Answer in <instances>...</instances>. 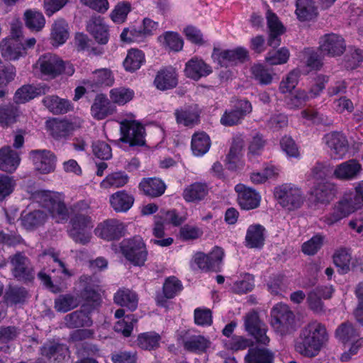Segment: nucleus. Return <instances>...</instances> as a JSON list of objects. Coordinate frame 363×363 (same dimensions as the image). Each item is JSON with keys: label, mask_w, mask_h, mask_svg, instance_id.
I'll use <instances>...</instances> for the list:
<instances>
[{"label": "nucleus", "mask_w": 363, "mask_h": 363, "mask_svg": "<svg viewBox=\"0 0 363 363\" xmlns=\"http://www.w3.org/2000/svg\"><path fill=\"white\" fill-rule=\"evenodd\" d=\"M328 341L325 326L318 321H312L301 330L296 350L303 357H314L325 347Z\"/></svg>", "instance_id": "f257e3e1"}, {"label": "nucleus", "mask_w": 363, "mask_h": 363, "mask_svg": "<svg viewBox=\"0 0 363 363\" xmlns=\"http://www.w3.org/2000/svg\"><path fill=\"white\" fill-rule=\"evenodd\" d=\"M34 199L48 209L56 223L67 220L69 213L62 196L59 193L40 191L34 194Z\"/></svg>", "instance_id": "f03ea898"}, {"label": "nucleus", "mask_w": 363, "mask_h": 363, "mask_svg": "<svg viewBox=\"0 0 363 363\" xmlns=\"http://www.w3.org/2000/svg\"><path fill=\"white\" fill-rule=\"evenodd\" d=\"M274 194L278 203L289 211L299 208L305 196L301 188L294 184H284L274 189Z\"/></svg>", "instance_id": "7ed1b4c3"}, {"label": "nucleus", "mask_w": 363, "mask_h": 363, "mask_svg": "<svg viewBox=\"0 0 363 363\" xmlns=\"http://www.w3.org/2000/svg\"><path fill=\"white\" fill-rule=\"evenodd\" d=\"M70 225L68 233L76 242L86 245L90 242L91 230L94 226L91 217L82 214L77 215L71 219Z\"/></svg>", "instance_id": "20e7f679"}, {"label": "nucleus", "mask_w": 363, "mask_h": 363, "mask_svg": "<svg viewBox=\"0 0 363 363\" xmlns=\"http://www.w3.org/2000/svg\"><path fill=\"white\" fill-rule=\"evenodd\" d=\"M124 119L120 122L121 140L131 146L145 144V128L138 121L133 119Z\"/></svg>", "instance_id": "39448f33"}, {"label": "nucleus", "mask_w": 363, "mask_h": 363, "mask_svg": "<svg viewBox=\"0 0 363 363\" xmlns=\"http://www.w3.org/2000/svg\"><path fill=\"white\" fill-rule=\"evenodd\" d=\"M121 252L125 258L134 265H143L147 259V250L140 237L125 240L121 242Z\"/></svg>", "instance_id": "423d86ee"}, {"label": "nucleus", "mask_w": 363, "mask_h": 363, "mask_svg": "<svg viewBox=\"0 0 363 363\" xmlns=\"http://www.w3.org/2000/svg\"><path fill=\"white\" fill-rule=\"evenodd\" d=\"M272 327L281 334L290 332L294 329V315L286 304L275 305L271 312Z\"/></svg>", "instance_id": "0eeeda50"}, {"label": "nucleus", "mask_w": 363, "mask_h": 363, "mask_svg": "<svg viewBox=\"0 0 363 363\" xmlns=\"http://www.w3.org/2000/svg\"><path fill=\"white\" fill-rule=\"evenodd\" d=\"M244 326L245 330L252 336L257 342L267 345L269 342V337L267 335V326L263 323L257 313L250 311L244 318Z\"/></svg>", "instance_id": "6e6552de"}, {"label": "nucleus", "mask_w": 363, "mask_h": 363, "mask_svg": "<svg viewBox=\"0 0 363 363\" xmlns=\"http://www.w3.org/2000/svg\"><path fill=\"white\" fill-rule=\"evenodd\" d=\"M359 208L360 203L355 201L352 195H346L335 206L325 221L328 225H333Z\"/></svg>", "instance_id": "1a4fd4ad"}, {"label": "nucleus", "mask_w": 363, "mask_h": 363, "mask_svg": "<svg viewBox=\"0 0 363 363\" xmlns=\"http://www.w3.org/2000/svg\"><path fill=\"white\" fill-rule=\"evenodd\" d=\"M330 150V155L335 160L344 158L349 152L350 146L345 135L339 132H331L323 138Z\"/></svg>", "instance_id": "9d476101"}, {"label": "nucleus", "mask_w": 363, "mask_h": 363, "mask_svg": "<svg viewBox=\"0 0 363 363\" xmlns=\"http://www.w3.org/2000/svg\"><path fill=\"white\" fill-rule=\"evenodd\" d=\"M35 169L40 174H49L54 172L56 165L55 155L46 150H35L29 153Z\"/></svg>", "instance_id": "9b49d317"}, {"label": "nucleus", "mask_w": 363, "mask_h": 363, "mask_svg": "<svg viewBox=\"0 0 363 363\" xmlns=\"http://www.w3.org/2000/svg\"><path fill=\"white\" fill-rule=\"evenodd\" d=\"M125 226L116 219H108L99 223L94 230L95 235L106 240L119 239L124 235Z\"/></svg>", "instance_id": "f8f14e48"}, {"label": "nucleus", "mask_w": 363, "mask_h": 363, "mask_svg": "<svg viewBox=\"0 0 363 363\" xmlns=\"http://www.w3.org/2000/svg\"><path fill=\"white\" fill-rule=\"evenodd\" d=\"M319 49L327 55L337 57L343 54L346 45L342 36L335 33H328L320 38Z\"/></svg>", "instance_id": "ddd939ff"}, {"label": "nucleus", "mask_w": 363, "mask_h": 363, "mask_svg": "<svg viewBox=\"0 0 363 363\" xmlns=\"http://www.w3.org/2000/svg\"><path fill=\"white\" fill-rule=\"evenodd\" d=\"M252 107L247 100H239L234 107L226 110L220 118V123L225 126H232L241 122L244 117L251 113Z\"/></svg>", "instance_id": "4468645a"}, {"label": "nucleus", "mask_w": 363, "mask_h": 363, "mask_svg": "<svg viewBox=\"0 0 363 363\" xmlns=\"http://www.w3.org/2000/svg\"><path fill=\"white\" fill-rule=\"evenodd\" d=\"M212 57L214 61L223 67H228L238 62H242L248 57L247 51L243 48L234 50H220L214 49Z\"/></svg>", "instance_id": "2eb2a0df"}, {"label": "nucleus", "mask_w": 363, "mask_h": 363, "mask_svg": "<svg viewBox=\"0 0 363 363\" xmlns=\"http://www.w3.org/2000/svg\"><path fill=\"white\" fill-rule=\"evenodd\" d=\"M235 191L238 194V202L242 209L251 210L259 206L261 196L255 189L238 184L235 186Z\"/></svg>", "instance_id": "dca6fc26"}, {"label": "nucleus", "mask_w": 363, "mask_h": 363, "mask_svg": "<svg viewBox=\"0 0 363 363\" xmlns=\"http://www.w3.org/2000/svg\"><path fill=\"white\" fill-rule=\"evenodd\" d=\"M37 65L41 73L50 78H55L62 72L63 61L55 54L47 53L42 55Z\"/></svg>", "instance_id": "f3484780"}, {"label": "nucleus", "mask_w": 363, "mask_h": 363, "mask_svg": "<svg viewBox=\"0 0 363 363\" xmlns=\"http://www.w3.org/2000/svg\"><path fill=\"white\" fill-rule=\"evenodd\" d=\"M12 274L18 280L30 281L33 279V269L27 257L21 253L11 257Z\"/></svg>", "instance_id": "a211bd4d"}, {"label": "nucleus", "mask_w": 363, "mask_h": 363, "mask_svg": "<svg viewBox=\"0 0 363 363\" xmlns=\"http://www.w3.org/2000/svg\"><path fill=\"white\" fill-rule=\"evenodd\" d=\"M86 30L97 43L106 45L109 40V26L101 16L91 17L86 23Z\"/></svg>", "instance_id": "6ab92c4d"}, {"label": "nucleus", "mask_w": 363, "mask_h": 363, "mask_svg": "<svg viewBox=\"0 0 363 363\" xmlns=\"http://www.w3.org/2000/svg\"><path fill=\"white\" fill-rule=\"evenodd\" d=\"M362 172V165L356 160L352 159L337 164L333 171V177L339 180L355 179Z\"/></svg>", "instance_id": "aec40b11"}, {"label": "nucleus", "mask_w": 363, "mask_h": 363, "mask_svg": "<svg viewBox=\"0 0 363 363\" xmlns=\"http://www.w3.org/2000/svg\"><path fill=\"white\" fill-rule=\"evenodd\" d=\"M82 121L79 118L73 120L52 119L47 122V126L54 137H64L81 127Z\"/></svg>", "instance_id": "412c9836"}, {"label": "nucleus", "mask_w": 363, "mask_h": 363, "mask_svg": "<svg viewBox=\"0 0 363 363\" xmlns=\"http://www.w3.org/2000/svg\"><path fill=\"white\" fill-rule=\"evenodd\" d=\"M21 162L20 155L10 146L0 149V170L9 173L14 172Z\"/></svg>", "instance_id": "4be33fe9"}, {"label": "nucleus", "mask_w": 363, "mask_h": 363, "mask_svg": "<svg viewBox=\"0 0 363 363\" xmlns=\"http://www.w3.org/2000/svg\"><path fill=\"white\" fill-rule=\"evenodd\" d=\"M116 111L115 106L103 94L96 96L91 107V114L96 120H103Z\"/></svg>", "instance_id": "5701e85b"}, {"label": "nucleus", "mask_w": 363, "mask_h": 363, "mask_svg": "<svg viewBox=\"0 0 363 363\" xmlns=\"http://www.w3.org/2000/svg\"><path fill=\"white\" fill-rule=\"evenodd\" d=\"M212 70L209 65L201 59L193 57L189 60L185 65V75L194 80H199L201 77H206L211 73Z\"/></svg>", "instance_id": "b1692460"}, {"label": "nucleus", "mask_w": 363, "mask_h": 363, "mask_svg": "<svg viewBox=\"0 0 363 363\" xmlns=\"http://www.w3.org/2000/svg\"><path fill=\"white\" fill-rule=\"evenodd\" d=\"M154 84L157 89L161 91L176 87L178 84V76L176 70L172 67L160 70L155 77Z\"/></svg>", "instance_id": "393cba45"}, {"label": "nucleus", "mask_w": 363, "mask_h": 363, "mask_svg": "<svg viewBox=\"0 0 363 363\" xmlns=\"http://www.w3.org/2000/svg\"><path fill=\"white\" fill-rule=\"evenodd\" d=\"M48 90L49 87L45 85H24L16 91L13 101L16 104H25L38 95L45 94Z\"/></svg>", "instance_id": "a878e982"}, {"label": "nucleus", "mask_w": 363, "mask_h": 363, "mask_svg": "<svg viewBox=\"0 0 363 363\" xmlns=\"http://www.w3.org/2000/svg\"><path fill=\"white\" fill-rule=\"evenodd\" d=\"M2 56L7 60H16L26 55V48L16 39H7L1 44Z\"/></svg>", "instance_id": "bb28decb"}, {"label": "nucleus", "mask_w": 363, "mask_h": 363, "mask_svg": "<svg viewBox=\"0 0 363 363\" xmlns=\"http://www.w3.org/2000/svg\"><path fill=\"white\" fill-rule=\"evenodd\" d=\"M208 193L206 184L194 182L186 186L182 193L183 199L189 203H196L203 199Z\"/></svg>", "instance_id": "cd10ccee"}, {"label": "nucleus", "mask_w": 363, "mask_h": 363, "mask_svg": "<svg viewBox=\"0 0 363 363\" xmlns=\"http://www.w3.org/2000/svg\"><path fill=\"white\" fill-rule=\"evenodd\" d=\"M139 189L147 196L155 198L162 196L166 189L165 184L157 178L143 179L139 184Z\"/></svg>", "instance_id": "c85d7f7f"}, {"label": "nucleus", "mask_w": 363, "mask_h": 363, "mask_svg": "<svg viewBox=\"0 0 363 363\" xmlns=\"http://www.w3.org/2000/svg\"><path fill=\"white\" fill-rule=\"evenodd\" d=\"M265 228L260 224L248 227L245 235V245L250 248L262 247L264 243Z\"/></svg>", "instance_id": "c756f323"}, {"label": "nucleus", "mask_w": 363, "mask_h": 363, "mask_svg": "<svg viewBox=\"0 0 363 363\" xmlns=\"http://www.w3.org/2000/svg\"><path fill=\"white\" fill-rule=\"evenodd\" d=\"M242 151L243 142L241 140H235L226 158L228 169L236 170L243 167Z\"/></svg>", "instance_id": "7c9ffc66"}, {"label": "nucleus", "mask_w": 363, "mask_h": 363, "mask_svg": "<svg viewBox=\"0 0 363 363\" xmlns=\"http://www.w3.org/2000/svg\"><path fill=\"white\" fill-rule=\"evenodd\" d=\"M109 202L116 211L125 212L132 207L134 197L125 191H118L110 196Z\"/></svg>", "instance_id": "2f4dec72"}, {"label": "nucleus", "mask_w": 363, "mask_h": 363, "mask_svg": "<svg viewBox=\"0 0 363 363\" xmlns=\"http://www.w3.org/2000/svg\"><path fill=\"white\" fill-rule=\"evenodd\" d=\"M295 13L301 21H309L317 15V8L313 0H296Z\"/></svg>", "instance_id": "473e14b6"}, {"label": "nucleus", "mask_w": 363, "mask_h": 363, "mask_svg": "<svg viewBox=\"0 0 363 363\" xmlns=\"http://www.w3.org/2000/svg\"><path fill=\"white\" fill-rule=\"evenodd\" d=\"M333 262L341 274L347 273L354 267L350 250L345 248L339 249L334 253Z\"/></svg>", "instance_id": "72a5a7b5"}, {"label": "nucleus", "mask_w": 363, "mask_h": 363, "mask_svg": "<svg viewBox=\"0 0 363 363\" xmlns=\"http://www.w3.org/2000/svg\"><path fill=\"white\" fill-rule=\"evenodd\" d=\"M68 24L63 19L56 20L51 29V40L52 45L59 46L64 44L69 38Z\"/></svg>", "instance_id": "f704fd0d"}, {"label": "nucleus", "mask_w": 363, "mask_h": 363, "mask_svg": "<svg viewBox=\"0 0 363 363\" xmlns=\"http://www.w3.org/2000/svg\"><path fill=\"white\" fill-rule=\"evenodd\" d=\"M44 105L53 113H65L73 108L71 103L57 96H48L43 100Z\"/></svg>", "instance_id": "c9c22d12"}, {"label": "nucleus", "mask_w": 363, "mask_h": 363, "mask_svg": "<svg viewBox=\"0 0 363 363\" xmlns=\"http://www.w3.org/2000/svg\"><path fill=\"white\" fill-rule=\"evenodd\" d=\"M210 147V138L206 133L197 132L192 135L191 150L194 155H203L209 150Z\"/></svg>", "instance_id": "e433bc0d"}, {"label": "nucleus", "mask_w": 363, "mask_h": 363, "mask_svg": "<svg viewBox=\"0 0 363 363\" xmlns=\"http://www.w3.org/2000/svg\"><path fill=\"white\" fill-rule=\"evenodd\" d=\"M114 301L118 305L127 307L130 311H135L138 306V298L134 291L123 289L116 292Z\"/></svg>", "instance_id": "4c0bfd02"}, {"label": "nucleus", "mask_w": 363, "mask_h": 363, "mask_svg": "<svg viewBox=\"0 0 363 363\" xmlns=\"http://www.w3.org/2000/svg\"><path fill=\"white\" fill-rule=\"evenodd\" d=\"M26 26L33 31L41 30L45 25L43 14L37 10H26L23 15Z\"/></svg>", "instance_id": "58836bf2"}, {"label": "nucleus", "mask_w": 363, "mask_h": 363, "mask_svg": "<svg viewBox=\"0 0 363 363\" xmlns=\"http://www.w3.org/2000/svg\"><path fill=\"white\" fill-rule=\"evenodd\" d=\"M129 181L128 175L124 172H115L108 174L100 183V187L102 189L121 188L128 184Z\"/></svg>", "instance_id": "ea45409f"}, {"label": "nucleus", "mask_w": 363, "mask_h": 363, "mask_svg": "<svg viewBox=\"0 0 363 363\" xmlns=\"http://www.w3.org/2000/svg\"><path fill=\"white\" fill-rule=\"evenodd\" d=\"M145 62V55L141 50L130 49L123 61V67L128 72H135Z\"/></svg>", "instance_id": "a19ab883"}, {"label": "nucleus", "mask_w": 363, "mask_h": 363, "mask_svg": "<svg viewBox=\"0 0 363 363\" xmlns=\"http://www.w3.org/2000/svg\"><path fill=\"white\" fill-rule=\"evenodd\" d=\"M65 321L69 328L90 326L92 324L90 317L84 311H77L67 315Z\"/></svg>", "instance_id": "79ce46f5"}, {"label": "nucleus", "mask_w": 363, "mask_h": 363, "mask_svg": "<svg viewBox=\"0 0 363 363\" xmlns=\"http://www.w3.org/2000/svg\"><path fill=\"white\" fill-rule=\"evenodd\" d=\"M273 354L266 349L253 348L248 351L245 363H272Z\"/></svg>", "instance_id": "37998d69"}, {"label": "nucleus", "mask_w": 363, "mask_h": 363, "mask_svg": "<svg viewBox=\"0 0 363 363\" xmlns=\"http://www.w3.org/2000/svg\"><path fill=\"white\" fill-rule=\"evenodd\" d=\"M134 96L133 90L123 86L113 88L109 92L110 101L119 106L128 103Z\"/></svg>", "instance_id": "c03bdc74"}, {"label": "nucleus", "mask_w": 363, "mask_h": 363, "mask_svg": "<svg viewBox=\"0 0 363 363\" xmlns=\"http://www.w3.org/2000/svg\"><path fill=\"white\" fill-rule=\"evenodd\" d=\"M68 352L65 345L60 344L45 345L41 349V354L48 359L54 358L58 362L63 360Z\"/></svg>", "instance_id": "a18cd8bd"}, {"label": "nucleus", "mask_w": 363, "mask_h": 363, "mask_svg": "<svg viewBox=\"0 0 363 363\" xmlns=\"http://www.w3.org/2000/svg\"><path fill=\"white\" fill-rule=\"evenodd\" d=\"M20 116L21 112L17 107L12 105L1 106L0 125L2 127H8L15 123Z\"/></svg>", "instance_id": "49530a36"}, {"label": "nucleus", "mask_w": 363, "mask_h": 363, "mask_svg": "<svg viewBox=\"0 0 363 363\" xmlns=\"http://www.w3.org/2000/svg\"><path fill=\"white\" fill-rule=\"evenodd\" d=\"M79 301L77 297L71 294L59 296L55 300V309L61 313H66L79 306Z\"/></svg>", "instance_id": "de8ad7c7"}, {"label": "nucleus", "mask_w": 363, "mask_h": 363, "mask_svg": "<svg viewBox=\"0 0 363 363\" xmlns=\"http://www.w3.org/2000/svg\"><path fill=\"white\" fill-rule=\"evenodd\" d=\"M210 341L201 335H194L184 341V347L186 350L195 352H204L210 346Z\"/></svg>", "instance_id": "09e8293b"}, {"label": "nucleus", "mask_w": 363, "mask_h": 363, "mask_svg": "<svg viewBox=\"0 0 363 363\" xmlns=\"http://www.w3.org/2000/svg\"><path fill=\"white\" fill-rule=\"evenodd\" d=\"M92 279L87 276L81 277L79 284L82 288L81 296L87 301L97 302L99 299V295L94 289V286L91 284Z\"/></svg>", "instance_id": "8fccbe9b"}, {"label": "nucleus", "mask_w": 363, "mask_h": 363, "mask_svg": "<svg viewBox=\"0 0 363 363\" xmlns=\"http://www.w3.org/2000/svg\"><path fill=\"white\" fill-rule=\"evenodd\" d=\"M311 194L321 203H328L334 197L333 187L328 183H320L314 187Z\"/></svg>", "instance_id": "3c124183"}, {"label": "nucleus", "mask_w": 363, "mask_h": 363, "mask_svg": "<svg viewBox=\"0 0 363 363\" xmlns=\"http://www.w3.org/2000/svg\"><path fill=\"white\" fill-rule=\"evenodd\" d=\"M130 11L131 5L129 2H118L110 13V18L115 23H123L125 21Z\"/></svg>", "instance_id": "603ef678"}, {"label": "nucleus", "mask_w": 363, "mask_h": 363, "mask_svg": "<svg viewBox=\"0 0 363 363\" xmlns=\"http://www.w3.org/2000/svg\"><path fill=\"white\" fill-rule=\"evenodd\" d=\"M161 337L155 332H148L140 334L138 337V346L143 350H152L160 345Z\"/></svg>", "instance_id": "864d4df0"}, {"label": "nucleus", "mask_w": 363, "mask_h": 363, "mask_svg": "<svg viewBox=\"0 0 363 363\" xmlns=\"http://www.w3.org/2000/svg\"><path fill=\"white\" fill-rule=\"evenodd\" d=\"M175 116L177 123L185 126L193 125L199 121V114L192 108L177 110Z\"/></svg>", "instance_id": "5fc2aeb1"}, {"label": "nucleus", "mask_w": 363, "mask_h": 363, "mask_svg": "<svg viewBox=\"0 0 363 363\" xmlns=\"http://www.w3.org/2000/svg\"><path fill=\"white\" fill-rule=\"evenodd\" d=\"M16 186L13 177L0 174V202L4 201L14 191Z\"/></svg>", "instance_id": "6e6d98bb"}, {"label": "nucleus", "mask_w": 363, "mask_h": 363, "mask_svg": "<svg viewBox=\"0 0 363 363\" xmlns=\"http://www.w3.org/2000/svg\"><path fill=\"white\" fill-rule=\"evenodd\" d=\"M46 218V215L42 211H35L24 216L21 222L26 228L30 229L44 223Z\"/></svg>", "instance_id": "4d7b16f0"}, {"label": "nucleus", "mask_w": 363, "mask_h": 363, "mask_svg": "<svg viewBox=\"0 0 363 363\" xmlns=\"http://www.w3.org/2000/svg\"><path fill=\"white\" fill-rule=\"evenodd\" d=\"M289 56V50L284 47L277 51L269 52L265 60L270 65H277L286 63Z\"/></svg>", "instance_id": "13d9d810"}, {"label": "nucleus", "mask_w": 363, "mask_h": 363, "mask_svg": "<svg viewBox=\"0 0 363 363\" xmlns=\"http://www.w3.org/2000/svg\"><path fill=\"white\" fill-rule=\"evenodd\" d=\"M309 99L306 91L298 89L286 99V102L289 108L296 109L303 106Z\"/></svg>", "instance_id": "bf43d9fd"}, {"label": "nucleus", "mask_w": 363, "mask_h": 363, "mask_svg": "<svg viewBox=\"0 0 363 363\" xmlns=\"http://www.w3.org/2000/svg\"><path fill=\"white\" fill-rule=\"evenodd\" d=\"M137 319L133 315H126L123 319L119 320L115 325L116 332L121 333L125 337L130 335Z\"/></svg>", "instance_id": "052dcab7"}, {"label": "nucleus", "mask_w": 363, "mask_h": 363, "mask_svg": "<svg viewBox=\"0 0 363 363\" xmlns=\"http://www.w3.org/2000/svg\"><path fill=\"white\" fill-rule=\"evenodd\" d=\"M94 80L97 84L111 86L114 83V77L111 69L102 68L93 72Z\"/></svg>", "instance_id": "680f3d73"}, {"label": "nucleus", "mask_w": 363, "mask_h": 363, "mask_svg": "<svg viewBox=\"0 0 363 363\" xmlns=\"http://www.w3.org/2000/svg\"><path fill=\"white\" fill-rule=\"evenodd\" d=\"M253 77L261 84H269L272 82V74L262 65H255L251 68Z\"/></svg>", "instance_id": "e2e57ef3"}, {"label": "nucleus", "mask_w": 363, "mask_h": 363, "mask_svg": "<svg viewBox=\"0 0 363 363\" xmlns=\"http://www.w3.org/2000/svg\"><path fill=\"white\" fill-rule=\"evenodd\" d=\"M324 238L315 235L302 245V252L308 255H313L321 248Z\"/></svg>", "instance_id": "0e129e2a"}, {"label": "nucleus", "mask_w": 363, "mask_h": 363, "mask_svg": "<svg viewBox=\"0 0 363 363\" xmlns=\"http://www.w3.org/2000/svg\"><path fill=\"white\" fill-rule=\"evenodd\" d=\"M336 335L342 342L345 343L353 340L358 336L356 330L352 324L348 323H342L336 330Z\"/></svg>", "instance_id": "69168bd1"}, {"label": "nucleus", "mask_w": 363, "mask_h": 363, "mask_svg": "<svg viewBox=\"0 0 363 363\" xmlns=\"http://www.w3.org/2000/svg\"><path fill=\"white\" fill-rule=\"evenodd\" d=\"M182 289L180 281L174 277L167 278L163 285V292L167 298H172Z\"/></svg>", "instance_id": "338daca9"}, {"label": "nucleus", "mask_w": 363, "mask_h": 363, "mask_svg": "<svg viewBox=\"0 0 363 363\" xmlns=\"http://www.w3.org/2000/svg\"><path fill=\"white\" fill-rule=\"evenodd\" d=\"M163 44L172 50L179 51L183 48V40L174 32H167L163 35Z\"/></svg>", "instance_id": "774afa93"}]
</instances>
